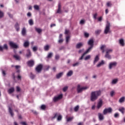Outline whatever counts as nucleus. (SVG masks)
Instances as JSON below:
<instances>
[{
    "mask_svg": "<svg viewBox=\"0 0 125 125\" xmlns=\"http://www.w3.org/2000/svg\"><path fill=\"white\" fill-rule=\"evenodd\" d=\"M101 95V90L92 91L91 93L90 101L92 102H94V101L98 99V97H99V96H100Z\"/></svg>",
    "mask_w": 125,
    "mask_h": 125,
    "instance_id": "f257e3e1",
    "label": "nucleus"
},
{
    "mask_svg": "<svg viewBox=\"0 0 125 125\" xmlns=\"http://www.w3.org/2000/svg\"><path fill=\"white\" fill-rule=\"evenodd\" d=\"M110 26L111 25L110 24V22L109 21H107L105 28L104 31V33L105 34V35H107L108 33H111V31H110Z\"/></svg>",
    "mask_w": 125,
    "mask_h": 125,
    "instance_id": "f03ea898",
    "label": "nucleus"
},
{
    "mask_svg": "<svg viewBox=\"0 0 125 125\" xmlns=\"http://www.w3.org/2000/svg\"><path fill=\"white\" fill-rule=\"evenodd\" d=\"M42 69H43V65L42 64H39L35 68V71L37 73H42Z\"/></svg>",
    "mask_w": 125,
    "mask_h": 125,
    "instance_id": "7ed1b4c3",
    "label": "nucleus"
},
{
    "mask_svg": "<svg viewBox=\"0 0 125 125\" xmlns=\"http://www.w3.org/2000/svg\"><path fill=\"white\" fill-rule=\"evenodd\" d=\"M85 89H87V87H81V85L78 84L77 88V93H82V92L85 90Z\"/></svg>",
    "mask_w": 125,
    "mask_h": 125,
    "instance_id": "20e7f679",
    "label": "nucleus"
},
{
    "mask_svg": "<svg viewBox=\"0 0 125 125\" xmlns=\"http://www.w3.org/2000/svg\"><path fill=\"white\" fill-rule=\"evenodd\" d=\"M113 112V109L111 107L105 108L103 113L104 115H107V114H111Z\"/></svg>",
    "mask_w": 125,
    "mask_h": 125,
    "instance_id": "39448f33",
    "label": "nucleus"
},
{
    "mask_svg": "<svg viewBox=\"0 0 125 125\" xmlns=\"http://www.w3.org/2000/svg\"><path fill=\"white\" fill-rule=\"evenodd\" d=\"M92 48H93V47H91L90 46L82 55V56L81 57V58L79 59V60H83V57H84V55H85V54H87V53H88V52H89L91 49H92Z\"/></svg>",
    "mask_w": 125,
    "mask_h": 125,
    "instance_id": "423d86ee",
    "label": "nucleus"
},
{
    "mask_svg": "<svg viewBox=\"0 0 125 125\" xmlns=\"http://www.w3.org/2000/svg\"><path fill=\"white\" fill-rule=\"evenodd\" d=\"M9 44L10 46L12 47V48H15L16 49L17 48H19V46H18V45L14 43V42H9Z\"/></svg>",
    "mask_w": 125,
    "mask_h": 125,
    "instance_id": "0eeeda50",
    "label": "nucleus"
},
{
    "mask_svg": "<svg viewBox=\"0 0 125 125\" xmlns=\"http://www.w3.org/2000/svg\"><path fill=\"white\" fill-rule=\"evenodd\" d=\"M63 98V95L62 94H60L57 97H55L53 98V101L54 102H57L58 100H60L61 99H62Z\"/></svg>",
    "mask_w": 125,
    "mask_h": 125,
    "instance_id": "6e6552de",
    "label": "nucleus"
},
{
    "mask_svg": "<svg viewBox=\"0 0 125 125\" xmlns=\"http://www.w3.org/2000/svg\"><path fill=\"white\" fill-rule=\"evenodd\" d=\"M3 50H8L7 44H4L3 46L0 45V51H3Z\"/></svg>",
    "mask_w": 125,
    "mask_h": 125,
    "instance_id": "1a4fd4ad",
    "label": "nucleus"
},
{
    "mask_svg": "<svg viewBox=\"0 0 125 125\" xmlns=\"http://www.w3.org/2000/svg\"><path fill=\"white\" fill-rule=\"evenodd\" d=\"M102 106H103V101L102 100V99H100L97 105V108L99 110V109L101 108Z\"/></svg>",
    "mask_w": 125,
    "mask_h": 125,
    "instance_id": "9d476101",
    "label": "nucleus"
},
{
    "mask_svg": "<svg viewBox=\"0 0 125 125\" xmlns=\"http://www.w3.org/2000/svg\"><path fill=\"white\" fill-rule=\"evenodd\" d=\"M118 64V63H117L116 62H111L109 64V70L112 69L113 67H116L117 65Z\"/></svg>",
    "mask_w": 125,
    "mask_h": 125,
    "instance_id": "9b49d317",
    "label": "nucleus"
},
{
    "mask_svg": "<svg viewBox=\"0 0 125 125\" xmlns=\"http://www.w3.org/2000/svg\"><path fill=\"white\" fill-rule=\"evenodd\" d=\"M27 64L29 67H33L35 65V62L31 60L27 62Z\"/></svg>",
    "mask_w": 125,
    "mask_h": 125,
    "instance_id": "f8f14e48",
    "label": "nucleus"
},
{
    "mask_svg": "<svg viewBox=\"0 0 125 125\" xmlns=\"http://www.w3.org/2000/svg\"><path fill=\"white\" fill-rule=\"evenodd\" d=\"M59 40H58L59 43H62L64 42V39H63V34H60L59 36Z\"/></svg>",
    "mask_w": 125,
    "mask_h": 125,
    "instance_id": "ddd939ff",
    "label": "nucleus"
},
{
    "mask_svg": "<svg viewBox=\"0 0 125 125\" xmlns=\"http://www.w3.org/2000/svg\"><path fill=\"white\" fill-rule=\"evenodd\" d=\"M88 44L90 46L93 47V45H94V40H93V39H91L88 41Z\"/></svg>",
    "mask_w": 125,
    "mask_h": 125,
    "instance_id": "4468645a",
    "label": "nucleus"
},
{
    "mask_svg": "<svg viewBox=\"0 0 125 125\" xmlns=\"http://www.w3.org/2000/svg\"><path fill=\"white\" fill-rule=\"evenodd\" d=\"M32 56V53H31V50L29 49L27 50V53L26 54V57L27 58H30Z\"/></svg>",
    "mask_w": 125,
    "mask_h": 125,
    "instance_id": "2eb2a0df",
    "label": "nucleus"
},
{
    "mask_svg": "<svg viewBox=\"0 0 125 125\" xmlns=\"http://www.w3.org/2000/svg\"><path fill=\"white\" fill-rule=\"evenodd\" d=\"M62 12V11L61 10V3L60 2L58 3V8L57 10V13L60 14Z\"/></svg>",
    "mask_w": 125,
    "mask_h": 125,
    "instance_id": "dca6fc26",
    "label": "nucleus"
},
{
    "mask_svg": "<svg viewBox=\"0 0 125 125\" xmlns=\"http://www.w3.org/2000/svg\"><path fill=\"white\" fill-rule=\"evenodd\" d=\"M19 26L20 25L19 23H18V22H16L14 25V27L15 28L17 32H19V31H20V27Z\"/></svg>",
    "mask_w": 125,
    "mask_h": 125,
    "instance_id": "f3484780",
    "label": "nucleus"
},
{
    "mask_svg": "<svg viewBox=\"0 0 125 125\" xmlns=\"http://www.w3.org/2000/svg\"><path fill=\"white\" fill-rule=\"evenodd\" d=\"M83 44L82 42H79L77 43L76 45V48H77L78 49H80L81 47H83Z\"/></svg>",
    "mask_w": 125,
    "mask_h": 125,
    "instance_id": "a211bd4d",
    "label": "nucleus"
},
{
    "mask_svg": "<svg viewBox=\"0 0 125 125\" xmlns=\"http://www.w3.org/2000/svg\"><path fill=\"white\" fill-rule=\"evenodd\" d=\"M15 89L14 87H12L8 90V93L9 94H12L14 92Z\"/></svg>",
    "mask_w": 125,
    "mask_h": 125,
    "instance_id": "6ab92c4d",
    "label": "nucleus"
},
{
    "mask_svg": "<svg viewBox=\"0 0 125 125\" xmlns=\"http://www.w3.org/2000/svg\"><path fill=\"white\" fill-rule=\"evenodd\" d=\"M8 111H9V113L10 114L11 117H12V118H13V117H14V113H13V111H12V109H11V107H10V106H9Z\"/></svg>",
    "mask_w": 125,
    "mask_h": 125,
    "instance_id": "aec40b11",
    "label": "nucleus"
},
{
    "mask_svg": "<svg viewBox=\"0 0 125 125\" xmlns=\"http://www.w3.org/2000/svg\"><path fill=\"white\" fill-rule=\"evenodd\" d=\"M104 64H105V62L104 61L102 60L101 62H99V63L97 65V67L99 68L101 67V66H103V65H104Z\"/></svg>",
    "mask_w": 125,
    "mask_h": 125,
    "instance_id": "412c9836",
    "label": "nucleus"
},
{
    "mask_svg": "<svg viewBox=\"0 0 125 125\" xmlns=\"http://www.w3.org/2000/svg\"><path fill=\"white\" fill-rule=\"evenodd\" d=\"M98 117L100 121H103L104 120V116L102 114L99 113Z\"/></svg>",
    "mask_w": 125,
    "mask_h": 125,
    "instance_id": "4be33fe9",
    "label": "nucleus"
},
{
    "mask_svg": "<svg viewBox=\"0 0 125 125\" xmlns=\"http://www.w3.org/2000/svg\"><path fill=\"white\" fill-rule=\"evenodd\" d=\"M119 43L121 46H125V41L124 39H121L119 40Z\"/></svg>",
    "mask_w": 125,
    "mask_h": 125,
    "instance_id": "5701e85b",
    "label": "nucleus"
},
{
    "mask_svg": "<svg viewBox=\"0 0 125 125\" xmlns=\"http://www.w3.org/2000/svg\"><path fill=\"white\" fill-rule=\"evenodd\" d=\"M29 45H30V42H29V41H26L24 42L23 44V46L24 47H29Z\"/></svg>",
    "mask_w": 125,
    "mask_h": 125,
    "instance_id": "b1692460",
    "label": "nucleus"
},
{
    "mask_svg": "<svg viewBox=\"0 0 125 125\" xmlns=\"http://www.w3.org/2000/svg\"><path fill=\"white\" fill-rule=\"evenodd\" d=\"M99 61V57L98 56V55H97L95 57V60L93 62L94 65H95V64L96 63V62H98Z\"/></svg>",
    "mask_w": 125,
    "mask_h": 125,
    "instance_id": "393cba45",
    "label": "nucleus"
},
{
    "mask_svg": "<svg viewBox=\"0 0 125 125\" xmlns=\"http://www.w3.org/2000/svg\"><path fill=\"white\" fill-rule=\"evenodd\" d=\"M64 73L63 72H61L59 73V74L56 75V78L57 79H60V78H61V77H62V76H63Z\"/></svg>",
    "mask_w": 125,
    "mask_h": 125,
    "instance_id": "a878e982",
    "label": "nucleus"
},
{
    "mask_svg": "<svg viewBox=\"0 0 125 125\" xmlns=\"http://www.w3.org/2000/svg\"><path fill=\"white\" fill-rule=\"evenodd\" d=\"M118 110L119 111V112H121L122 113V114H125V108L124 107H122L120 108H119Z\"/></svg>",
    "mask_w": 125,
    "mask_h": 125,
    "instance_id": "bb28decb",
    "label": "nucleus"
},
{
    "mask_svg": "<svg viewBox=\"0 0 125 125\" xmlns=\"http://www.w3.org/2000/svg\"><path fill=\"white\" fill-rule=\"evenodd\" d=\"M105 47H106V45H102V46H101L100 49L101 50H102L103 53H104V52H105V50H104Z\"/></svg>",
    "mask_w": 125,
    "mask_h": 125,
    "instance_id": "cd10ccee",
    "label": "nucleus"
},
{
    "mask_svg": "<svg viewBox=\"0 0 125 125\" xmlns=\"http://www.w3.org/2000/svg\"><path fill=\"white\" fill-rule=\"evenodd\" d=\"M49 68H50V66L46 65L43 67V70L45 72V71H48V70H49Z\"/></svg>",
    "mask_w": 125,
    "mask_h": 125,
    "instance_id": "c85d7f7f",
    "label": "nucleus"
},
{
    "mask_svg": "<svg viewBox=\"0 0 125 125\" xmlns=\"http://www.w3.org/2000/svg\"><path fill=\"white\" fill-rule=\"evenodd\" d=\"M52 56H53V53L50 52V53H48V54L47 56V58L48 59H49L50 58H51L52 57Z\"/></svg>",
    "mask_w": 125,
    "mask_h": 125,
    "instance_id": "c756f323",
    "label": "nucleus"
},
{
    "mask_svg": "<svg viewBox=\"0 0 125 125\" xmlns=\"http://www.w3.org/2000/svg\"><path fill=\"white\" fill-rule=\"evenodd\" d=\"M118 79H113L111 82L112 84H116L118 82Z\"/></svg>",
    "mask_w": 125,
    "mask_h": 125,
    "instance_id": "7c9ffc66",
    "label": "nucleus"
},
{
    "mask_svg": "<svg viewBox=\"0 0 125 125\" xmlns=\"http://www.w3.org/2000/svg\"><path fill=\"white\" fill-rule=\"evenodd\" d=\"M44 50L45 51H48L49 50V45H46L44 46Z\"/></svg>",
    "mask_w": 125,
    "mask_h": 125,
    "instance_id": "2f4dec72",
    "label": "nucleus"
},
{
    "mask_svg": "<svg viewBox=\"0 0 125 125\" xmlns=\"http://www.w3.org/2000/svg\"><path fill=\"white\" fill-rule=\"evenodd\" d=\"M21 34L22 36H25V35H26V28L25 27H23L22 28V30L21 31Z\"/></svg>",
    "mask_w": 125,
    "mask_h": 125,
    "instance_id": "473e14b6",
    "label": "nucleus"
},
{
    "mask_svg": "<svg viewBox=\"0 0 125 125\" xmlns=\"http://www.w3.org/2000/svg\"><path fill=\"white\" fill-rule=\"evenodd\" d=\"M72 75H73V71H72V70H70L67 73L66 75H67V77H71Z\"/></svg>",
    "mask_w": 125,
    "mask_h": 125,
    "instance_id": "72a5a7b5",
    "label": "nucleus"
},
{
    "mask_svg": "<svg viewBox=\"0 0 125 125\" xmlns=\"http://www.w3.org/2000/svg\"><path fill=\"white\" fill-rule=\"evenodd\" d=\"M35 31L38 33V34H41V32L42 31V30L41 28H35Z\"/></svg>",
    "mask_w": 125,
    "mask_h": 125,
    "instance_id": "f704fd0d",
    "label": "nucleus"
},
{
    "mask_svg": "<svg viewBox=\"0 0 125 125\" xmlns=\"http://www.w3.org/2000/svg\"><path fill=\"white\" fill-rule=\"evenodd\" d=\"M30 78L31 80H34L36 78V75H34L33 73L31 72L30 75Z\"/></svg>",
    "mask_w": 125,
    "mask_h": 125,
    "instance_id": "c9c22d12",
    "label": "nucleus"
},
{
    "mask_svg": "<svg viewBox=\"0 0 125 125\" xmlns=\"http://www.w3.org/2000/svg\"><path fill=\"white\" fill-rule=\"evenodd\" d=\"M59 116V114L58 113H56L54 114V116L51 117V120H54L56 118H57Z\"/></svg>",
    "mask_w": 125,
    "mask_h": 125,
    "instance_id": "e433bc0d",
    "label": "nucleus"
},
{
    "mask_svg": "<svg viewBox=\"0 0 125 125\" xmlns=\"http://www.w3.org/2000/svg\"><path fill=\"white\" fill-rule=\"evenodd\" d=\"M28 23L30 26H33L34 25V21H33V19H30L29 20Z\"/></svg>",
    "mask_w": 125,
    "mask_h": 125,
    "instance_id": "4c0bfd02",
    "label": "nucleus"
},
{
    "mask_svg": "<svg viewBox=\"0 0 125 125\" xmlns=\"http://www.w3.org/2000/svg\"><path fill=\"white\" fill-rule=\"evenodd\" d=\"M104 57L109 60L112 59V58L111 57V56L109 54H107V53H106V54L105 55Z\"/></svg>",
    "mask_w": 125,
    "mask_h": 125,
    "instance_id": "58836bf2",
    "label": "nucleus"
},
{
    "mask_svg": "<svg viewBox=\"0 0 125 125\" xmlns=\"http://www.w3.org/2000/svg\"><path fill=\"white\" fill-rule=\"evenodd\" d=\"M14 58H15L16 60H20V57L17 55H15L13 56Z\"/></svg>",
    "mask_w": 125,
    "mask_h": 125,
    "instance_id": "ea45409f",
    "label": "nucleus"
},
{
    "mask_svg": "<svg viewBox=\"0 0 125 125\" xmlns=\"http://www.w3.org/2000/svg\"><path fill=\"white\" fill-rule=\"evenodd\" d=\"M79 109H80V106L77 105L76 106H75L74 107V110L75 112H78V111H79Z\"/></svg>",
    "mask_w": 125,
    "mask_h": 125,
    "instance_id": "a19ab883",
    "label": "nucleus"
},
{
    "mask_svg": "<svg viewBox=\"0 0 125 125\" xmlns=\"http://www.w3.org/2000/svg\"><path fill=\"white\" fill-rule=\"evenodd\" d=\"M119 102L120 103H123V102H125V97H123L119 100Z\"/></svg>",
    "mask_w": 125,
    "mask_h": 125,
    "instance_id": "79ce46f5",
    "label": "nucleus"
},
{
    "mask_svg": "<svg viewBox=\"0 0 125 125\" xmlns=\"http://www.w3.org/2000/svg\"><path fill=\"white\" fill-rule=\"evenodd\" d=\"M41 110H45L46 109V106L44 104H42L41 106Z\"/></svg>",
    "mask_w": 125,
    "mask_h": 125,
    "instance_id": "37998d69",
    "label": "nucleus"
},
{
    "mask_svg": "<svg viewBox=\"0 0 125 125\" xmlns=\"http://www.w3.org/2000/svg\"><path fill=\"white\" fill-rule=\"evenodd\" d=\"M34 8L35 9V10H40V6L38 5H35L34 6Z\"/></svg>",
    "mask_w": 125,
    "mask_h": 125,
    "instance_id": "c03bdc74",
    "label": "nucleus"
},
{
    "mask_svg": "<svg viewBox=\"0 0 125 125\" xmlns=\"http://www.w3.org/2000/svg\"><path fill=\"white\" fill-rule=\"evenodd\" d=\"M12 79H13V81H15V80L16 79V77L15 76V73L13 72L12 73Z\"/></svg>",
    "mask_w": 125,
    "mask_h": 125,
    "instance_id": "a18cd8bd",
    "label": "nucleus"
},
{
    "mask_svg": "<svg viewBox=\"0 0 125 125\" xmlns=\"http://www.w3.org/2000/svg\"><path fill=\"white\" fill-rule=\"evenodd\" d=\"M69 41H70V36L66 37V43H68Z\"/></svg>",
    "mask_w": 125,
    "mask_h": 125,
    "instance_id": "49530a36",
    "label": "nucleus"
},
{
    "mask_svg": "<svg viewBox=\"0 0 125 125\" xmlns=\"http://www.w3.org/2000/svg\"><path fill=\"white\" fill-rule=\"evenodd\" d=\"M4 16V13L2 11H0V19L2 18Z\"/></svg>",
    "mask_w": 125,
    "mask_h": 125,
    "instance_id": "de8ad7c7",
    "label": "nucleus"
},
{
    "mask_svg": "<svg viewBox=\"0 0 125 125\" xmlns=\"http://www.w3.org/2000/svg\"><path fill=\"white\" fill-rule=\"evenodd\" d=\"M113 51V50L112 49H106V53H107V54H109V53H111V52H112Z\"/></svg>",
    "mask_w": 125,
    "mask_h": 125,
    "instance_id": "09e8293b",
    "label": "nucleus"
},
{
    "mask_svg": "<svg viewBox=\"0 0 125 125\" xmlns=\"http://www.w3.org/2000/svg\"><path fill=\"white\" fill-rule=\"evenodd\" d=\"M95 33L96 35H100V33H101V30H96Z\"/></svg>",
    "mask_w": 125,
    "mask_h": 125,
    "instance_id": "8fccbe9b",
    "label": "nucleus"
},
{
    "mask_svg": "<svg viewBox=\"0 0 125 125\" xmlns=\"http://www.w3.org/2000/svg\"><path fill=\"white\" fill-rule=\"evenodd\" d=\"M61 120H62V115H59L58 116V118H57V121H61Z\"/></svg>",
    "mask_w": 125,
    "mask_h": 125,
    "instance_id": "3c124183",
    "label": "nucleus"
},
{
    "mask_svg": "<svg viewBox=\"0 0 125 125\" xmlns=\"http://www.w3.org/2000/svg\"><path fill=\"white\" fill-rule=\"evenodd\" d=\"M114 118H119V117H120V114H119V113H116L114 114Z\"/></svg>",
    "mask_w": 125,
    "mask_h": 125,
    "instance_id": "603ef678",
    "label": "nucleus"
},
{
    "mask_svg": "<svg viewBox=\"0 0 125 125\" xmlns=\"http://www.w3.org/2000/svg\"><path fill=\"white\" fill-rule=\"evenodd\" d=\"M73 117H69L67 119V122H72L73 121Z\"/></svg>",
    "mask_w": 125,
    "mask_h": 125,
    "instance_id": "864d4df0",
    "label": "nucleus"
},
{
    "mask_svg": "<svg viewBox=\"0 0 125 125\" xmlns=\"http://www.w3.org/2000/svg\"><path fill=\"white\" fill-rule=\"evenodd\" d=\"M68 90V86H67L64 87L62 89L63 92H66V90Z\"/></svg>",
    "mask_w": 125,
    "mask_h": 125,
    "instance_id": "5fc2aeb1",
    "label": "nucleus"
},
{
    "mask_svg": "<svg viewBox=\"0 0 125 125\" xmlns=\"http://www.w3.org/2000/svg\"><path fill=\"white\" fill-rule=\"evenodd\" d=\"M84 59L85 61H86V60H89V59H90V55H89L86 56Z\"/></svg>",
    "mask_w": 125,
    "mask_h": 125,
    "instance_id": "6e6d98bb",
    "label": "nucleus"
},
{
    "mask_svg": "<svg viewBox=\"0 0 125 125\" xmlns=\"http://www.w3.org/2000/svg\"><path fill=\"white\" fill-rule=\"evenodd\" d=\"M16 91H17V92L21 91V88H20V87L18 86L16 87Z\"/></svg>",
    "mask_w": 125,
    "mask_h": 125,
    "instance_id": "4d7b16f0",
    "label": "nucleus"
},
{
    "mask_svg": "<svg viewBox=\"0 0 125 125\" xmlns=\"http://www.w3.org/2000/svg\"><path fill=\"white\" fill-rule=\"evenodd\" d=\"M83 51H84V49H80L78 51V53L79 54H81V53H83Z\"/></svg>",
    "mask_w": 125,
    "mask_h": 125,
    "instance_id": "13d9d810",
    "label": "nucleus"
},
{
    "mask_svg": "<svg viewBox=\"0 0 125 125\" xmlns=\"http://www.w3.org/2000/svg\"><path fill=\"white\" fill-rule=\"evenodd\" d=\"M60 58V56H59V55L57 54V55H55L56 60H59Z\"/></svg>",
    "mask_w": 125,
    "mask_h": 125,
    "instance_id": "bf43d9fd",
    "label": "nucleus"
},
{
    "mask_svg": "<svg viewBox=\"0 0 125 125\" xmlns=\"http://www.w3.org/2000/svg\"><path fill=\"white\" fill-rule=\"evenodd\" d=\"M84 36L85 38H88V37H89V34L87 33V32H85L84 33Z\"/></svg>",
    "mask_w": 125,
    "mask_h": 125,
    "instance_id": "052dcab7",
    "label": "nucleus"
},
{
    "mask_svg": "<svg viewBox=\"0 0 125 125\" xmlns=\"http://www.w3.org/2000/svg\"><path fill=\"white\" fill-rule=\"evenodd\" d=\"M106 5L108 7H111V6H112V3H111V2H108L106 3Z\"/></svg>",
    "mask_w": 125,
    "mask_h": 125,
    "instance_id": "680f3d73",
    "label": "nucleus"
},
{
    "mask_svg": "<svg viewBox=\"0 0 125 125\" xmlns=\"http://www.w3.org/2000/svg\"><path fill=\"white\" fill-rule=\"evenodd\" d=\"M33 51L36 52L38 50V47L37 46H34L32 48Z\"/></svg>",
    "mask_w": 125,
    "mask_h": 125,
    "instance_id": "e2e57ef3",
    "label": "nucleus"
},
{
    "mask_svg": "<svg viewBox=\"0 0 125 125\" xmlns=\"http://www.w3.org/2000/svg\"><path fill=\"white\" fill-rule=\"evenodd\" d=\"M84 23H85V21L83 20H81L80 22V24L81 25H83V24H84Z\"/></svg>",
    "mask_w": 125,
    "mask_h": 125,
    "instance_id": "0e129e2a",
    "label": "nucleus"
},
{
    "mask_svg": "<svg viewBox=\"0 0 125 125\" xmlns=\"http://www.w3.org/2000/svg\"><path fill=\"white\" fill-rule=\"evenodd\" d=\"M79 64H80V62H77L76 63H74L72 65H73V67H76V66H78Z\"/></svg>",
    "mask_w": 125,
    "mask_h": 125,
    "instance_id": "69168bd1",
    "label": "nucleus"
},
{
    "mask_svg": "<svg viewBox=\"0 0 125 125\" xmlns=\"http://www.w3.org/2000/svg\"><path fill=\"white\" fill-rule=\"evenodd\" d=\"M2 74L3 76L4 77V76H6V73H5V71L2 69Z\"/></svg>",
    "mask_w": 125,
    "mask_h": 125,
    "instance_id": "338daca9",
    "label": "nucleus"
},
{
    "mask_svg": "<svg viewBox=\"0 0 125 125\" xmlns=\"http://www.w3.org/2000/svg\"><path fill=\"white\" fill-rule=\"evenodd\" d=\"M93 18L95 20L97 19V13H95L93 15Z\"/></svg>",
    "mask_w": 125,
    "mask_h": 125,
    "instance_id": "774afa93",
    "label": "nucleus"
}]
</instances>
